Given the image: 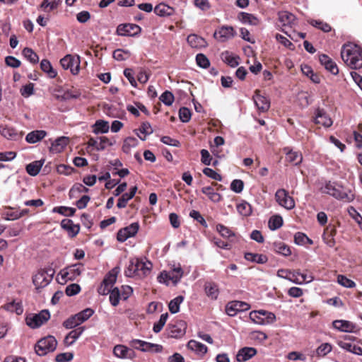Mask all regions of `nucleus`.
Wrapping results in <instances>:
<instances>
[{
  "label": "nucleus",
  "mask_w": 362,
  "mask_h": 362,
  "mask_svg": "<svg viewBox=\"0 0 362 362\" xmlns=\"http://www.w3.org/2000/svg\"><path fill=\"white\" fill-rule=\"evenodd\" d=\"M341 57L344 63L353 69L362 67V49L356 44L347 43L343 45Z\"/></svg>",
  "instance_id": "nucleus-1"
},
{
  "label": "nucleus",
  "mask_w": 362,
  "mask_h": 362,
  "mask_svg": "<svg viewBox=\"0 0 362 362\" xmlns=\"http://www.w3.org/2000/svg\"><path fill=\"white\" fill-rule=\"evenodd\" d=\"M152 267L149 261L144 262L138 258H133L129 260L124 270V275L131 278L144 279L151 274Z\"/></svg>",
  "instance_id": "nucleus-2"
},
{
  "label": "nucleus",
  "mask_w": 362,
  "mask_h": 362,
  "mask_svg": "<svg viewBox=\"0 0 362 362\" xmlns=\"http://www.w3.org/2000/svg\"><path fill=\"white\" fill-rule=\"evenodd\" d=\"M322 192L346 202H350L354 199V194L350 189L344 188L337 182L330 181L327 182L322 188Z\"/></svg>",
  "instance_id": "nucleus-3"
},
{
  "label": "nucleus",
  "mask_w": 362,
  "mask_h": 362,
  "mask_svg": "<svg viewBox=\"0 0 362 362\" xmlns=\"http://www.w3.org/2000/svg\"><path fill=\"white\" fill-rule=\"evenodd\" d=\"M54 273V270L51 267L39 270L33 276V283L35 288L40 290L49 285L53 279Z\"/></svg>",
  "instance_id": "nucleus-4"
},
{
  "label": "nucleus",
  "mask_w": 362,
  "mask_h": 362,
  "mask_svg": "<svg viewBox=\"0 0 362 362\" xmlns=\"http://www.w3.org/2000/svg\"><path fill=\"white\" fill-rule=\"evenodd\" d=\"M82 267L81 264H75L62 269L57 277L58 282L63 284L67 281L75 280L81 274Z\"/></svg>",
  "instance_id": "nucleus-5"
},
{
  "label": "nucleus",
  "mask_w": 362,
  "mask_h": 362,
  "mask_svg": "<svg viewBox=\"0 0 362 362\" xmlns=\"http://www.w3.org/2000/svg\"><path fill=\"white\" fill-rule=\"evenodd\" d=\"M57 346V341L53 336H47L40 339L35 346V351L38 356H43L53 352Z\"/></svg>",
  "instance_id": "nucleus-6"
},
{
  "label": "nucleus",
  "mask_w": 362,
  "mask_h": 362,
  "mask_svg": "<svg viewBox=\"0 0 362 362\" xmlns=\"http://www.w3.org/2000/svg\"><path fill=\"white\" fill-rule=\"evenodd\" d=\"M249 317L252 322L260 325L272 324L276 320V316L273 313L264 310L252 311L250 313Z\"/></svg>",
  "instance_id": "nucleus-7"
},
{
  "label": "nucleus",
  "mask_w": 362,
  "mask_h": 362,
  "mask_svg": "<svg viewBox=\"0 0 362 362\" xmlns=\"http://www.w3.org/2000/svg\"><path fill=\"white\" fill-rule=\"evenodd\" d=\"M49 317V312L47 310H43L38 314L28 316L25 321L28 326L35 329L40 327L42 324L46 322Z\"/></svg>",
  "instance_id": "nucleus-8"
},
{
  "label": "nucleus",
  "mask_w": 362,
  "mask_h": 362,
  "mask_svg": "<svg viewBox=\"0 0 362 362\" xmlns=\"http://www.w3.org/2000/svg\"><path fill=\"white\" fill-rule=\"evenodd\" d=\"M276 202L282 207L291 210L295 207V202L288 192L284 189H279L275 193Z\"/></svg>",
  "instance_id": "nucleus-9"
},
{
  "label": "nucleus",
  "mask_w": 362,
  "mask_h": 362,
  "mask_svg": "<svg viewBox=\"0 0 362 362\" xmlns=\"http://www.w3.org/2000/svg\"><path fill=\"white\" fill-rule=\"evenodd\" d=\"M60 64L63 69H69L74 75L77 74L79 71L80 61L78 57L67 54L60 60Z\"/></svg>",
  "instance_id": "nucleus-10"
},
{
  "label": "nucleus",
  "mask_w": 362,
  "mask_h": 362,
  "mask_svg": "<svg viewBox=\"0 0 362 362\" xmlns=\"http://www.w3.org/2000/svg\"><path fill=\"white\" fill-rule=\"evenodd\" d=\"M139 229V223H132L129 226L119 230L117 235V239L119 242L123 243L128 238L134 237L138 233Z\"/></svg>",
  "instance_id": "nucleus-11"
},
{
  "label": "nucleus",
  "mask_w": 362,
  "mask_h": 362,
  "mask_svg": "<svg viewBox=\"0 0 362 362\" xmlns=\"http://www.w3.org/2000/svg\"><path fill=\"white\" fill-rule=\"evenodd\" d=\"M250 305L243 301L234 300L229 302L226 306V313L231 317L237 315L239 312L248 310Z\"/></svg>",
  "instance_id": "nucleus-12"
},
{
  "label": "nucleus",
  "mask_w": 362,
  "mask_h": 362,
  "mask_svg": "<svg viewBox=\"0 0 362 362\" xmlns=\"http://www.w3.org/2000/svg\"><path fill=\"white\" fill-rule=\"evenodd\" d=\"M337 345L344 350L353 353L358 356L362 355L361 347L353 344L349 336H345L344 339L337 340Z\"/></svg>",
  "instance_id": "nucleus-13"
},
{
  "label": "nucleus",
  "mask_w": 362,
  "mask_h": 362,
  "mask_svg": "<svg viewBox=\"0 0 362 362\" xmlns=\"http://www.w3.org/2000/svg\"><path fill=\"white\" fill-rule=\"evenodd\" d=\"M232 26L223 25L215 31L214 36L219 42H224L235 35Z\"/></svg>",
  "instance_id": "nucleus-14"
},
{
  "label": "nucleus",
  "mask_w": 362,
  "mask_h": 362,
  "mask_svg": "<svg viewBox=\"0 0 362 362\" xmlns=\"http://www.w3.org/2000/svg\"><path fill=\"white\" fill-rule=\"evenodd\" d=\"M141 30V28L136 24H122L117 27V33L121 36H134Z\"/></svg>",
  "instance_id": "nucleus-15"
},
{
  "label": "nucleus",
  "mask_w": 362,
  "mask_h": 362,
  "mask_svg": "<svg viewBox=\"0 0 362 362\" xmlns=\"http://www.w3.org/2000/svg\"><path fill=\"white\" fill-rule=\"evenodd\" d=\"M187 328L186 323L184 321H178L174 325H169L168 335L172 338H179L185 334Z\"/></svg>",
  "instance_id": "nucleus-16"
},
{
  "label": "nucleus",
  "mask_w": 362,
  "mask_h": 362,
  "mask_svg": "<svg viewBox=\"0 0 362 362\" xmlns=\"http://www.w3.org/2000/svg\"><path fill=\"white\" fill-rule=\"evenodd\" d=\"M259 93L260 91L258 90L255 91L253 96L254 103L259 112H265L270 107V101L267 98L260 95Z\"/></svg>",
  "instance_id": "nucleus-17"
},
{
  "label": "nucleus",
  "mask_w": 362,
  "mask_h": 362,
  "mask_svg": "<svg viewBox=\"0 0 362 362\" xmlns=\"http://www.w3.org/2000/svg\"><path fill=\"white\" fill-rule=\"evenodd\" d=\"M52 95L57 100L63 101L77 98L80 93L77 90H68L64 92L60 88H56L54 90Z\"/></svg>",
  "instance_id": "nucleus-18"
},
{
  "label": "nucleus",
  "mask_w": 362,
  "mask_h": 362,
  "mask_svg": "<svg viewBox=\"0 0 362 362\" xmlns=\"http://www.w3.org/2000/svg\"><path fill=\"white\" fill-rule=\"evenodd\" d=\"M315 115L314 122L315 124H321L325 127H329L332 126L333 122L323 109H317Z\"/></svg>",
  "instance_id": "nucleus-19"
},
{
  "label": "nucleus",
  "mask_w": 362,
  "mask_h": 362,
  "mask_svg": "<svg viewBox=\"0 0 362 362\" xmlns=\"http://www.w3.org/2000/svg\"><path fill=\"white\" fill-rule=\"evenodd\" d=\"M169 278L174 284H177L180 281L181 278L183 276V271L182 269L179 266L177 267L173 268L170 272H162L158 276V281L161 283V278L163 276Z\"/></svg>",
  "instance_id": "nucleus-20"
},
{
  "label": "nucleus",
  "mask_w": 362,
  "mask_h": 362,
  "mask_svg": "<svg viewBox=\"0 0 362 362\" xmlns=\"http://www.w3.org/2000/svg\"><path fill=\"white\" fill-rule=\"evenodd\" d=\"M114 354L120 358H133L135 353L132 349L124 345H117L113 349Z\"/></svg>",
  "instance_id": "nucleus-21"
},
{
  "label": "nucleus",
  "mask_w": 362,
  "mask_h": 362,
  "mask_svg": "<svg viewBox=\"0 0 362 362\" xmlns=\"http://www.w3.org/2000/svg\"><path fill=\"white\" fill-rule=\"evenodd\" d=\"M319 60L322 65L328 70L330 73L334 75H337L339 73L338 67L334 62H333L327 55L320 54L319 56Z\"/></svg>",
  "instance_id": "nucleus-22"
},
{
  "label": "nucleus",
  "mask_w": 362,
  "mask_h": 362,
  "mask_svg": "<svg viewBox=\"0 0 362 362\" xmlns=\"http://www.w3.org/2000/svg\"><path fill=\"white\" fill-rule=\"evenodd\" d=\"M69 138L66 136H61L56 139L49 148L52 153H58L62 152L64 148L68 145Z\"/></svg>",
  "instance_id": "nucleus-23"
},
{
  "label": "nucleus",
  "mask_w": 362,
  "mask_h": 362,
  "mask_svg": "<svg viewBox=\"0 0 362 362\" xmlns=\"http://www.w3.org/2000/svg\"><path fill=\"white\" fill-rule=\"evenodd\" d=\"M256 354V349L253 347H244L238 351L236 355V359L238 362H245L252 358Z\"/></svg>",
  "instance_id": "nucleus-24"
},
{
  "label": "nucleus",
  "mask_w": 362,
  "mask_h": 362,
  "mask_svg": "<svg viewBox=\"0 0 362 362\" xmlns=\"http://www.w3.org/2000/svg\"><path fill=\"white\" fill-rule=\"evenodd\" d=\"M284 152L286 153V160L295 165L300 164L303 160V156L300 152L293 151L288 147H285Z\"/></svg>",
  "instance_id": "nucleus-25"
},
{
  "label": "nucleus",
  "mask_w": 362,
  "mask_h": 362,
  "mask_svg": "<svg viewBox=\"0 0 362 362\" xmlns=\"http://www.w3.org/2000/svg\"><path fill=\"white\" fill-rule=\"evenodd\" d=\"M333 327L339 331L344 332H354L356 328V325L348 320H334L333 322Z\"/></svg>",
  "instance_id": "nucleus-26"
},
{
  "label": "nucleus",
  "mask_w": 362,
  "mask_h": 362,
  "mask_svg": "<svg viewBox=\"0 0 362 362\" xmlns=\"http://www.w3.org/2000/svg\"><path fill=\"white\" fill-rule=\"evenodd\" d=\"M85 327H78L71 330L65 337L64 342L66 346L72 345L75 341L82 334Z\"/></svg>",
  "instance_id": "nucleus-27"
},
{
  "label": "nucleus",
  "mask_w": 362,
  "mask_h": 362,
  "mask_svg": "<svg viewBox=\"0 0 362 362\" xmlns=\"http://www.w3.org/2000/svg\"><path fill=\"white\" fill-rule=\"evenodd\" d=\"M204 291L206 295L211 300H216L219 295L218 285L211 281L206 282L204 284Z\"/></svg>",
  "instance_id": "nucleus-28"
},
{
  "label": "nucleus",
  "mask_w": 362,
  "mask_h": 362,
  "mask_svg": "<svg viewBox=\"0 0 362 362\" xmlns=\"http://www.w3.org/2000/svg\"><path fill=\"white\" fill-rule=\"evenodd\" d=\"M221 59L231 67H236L239 65L240 57L228 51L221 54Z\"/></svg>",
  "instance_id": "nucleus-29"
},
{
  "label": "nucleus",
  "mask_w": 362,
  "mask_h": 362,
  "mask_svg": "<svg viewBox=\"0 0 362 362\" xmlns=\"http://www.w3.org/2000/svg\"><path fill=\"white\" fill-rule=\"evenodd\" d=\"M154 12L159 16L166 17L173 15L175 10L173 7H170L164 3H160L155 7Z\"/></svg>",
  "instance_id": "nucleus-30"
},
{
  "label": "nucleus",
  "mask_w": 362,
  "mask_h": 362,
  "mask_svg": "<svg viewBox=\"0 0 362 362\" xmlns=\"http://www.w3.org/2000/svg\"><path fill=\"white\" fill-rule=\"evenodd\" d=\"M279 21L282 26H291L294 24L296 17L288 11H281L279 13Z\"/></svg>",
  "instance_id": "nucleus-31"
},
{
  "label": "nucleus",
  "mask_w": 362,
  "mask_h": 362,
  "mask_svg": "<svg viewBox=\"0 0 362 362\" xmlns=\"http://www.w3.org/2000/svg\"><path fill=\"white\" fill-rule=\"evenodd\" d=\"M47 135V132L44 130H35L28 133L25 136V141L29 144H35Z\"/></svg>",
  "instance_id": "nucleus-32"
},
{
  "label": "nucleus",
  "mask_w": 362,
  "mask_h": 362,
  "mask_svg": "<svg viewBox=\"0 0 362 362\" xmlns=\"http://www.w3.org/2000/svg\"><path fill=\"white\" fill-rule=\"evenodd\" d=\"M187 41L188 44L194 48H202L206 46V40L195 34L188 35Z\"/></svg>",
  "instance_id": "nucleus-33"
},
{
  "label": "nucleus",
  "mask_w": 362,
  "mask_h": 362,
  "mask_svg": "<svg viewBox=\"0 0 362 362\" xmlns=\"http://www.w3.org/2000/svg\"><path fill=\"white\" fill-rule=\"evenodd\" d=\"M187 346L189 349L199 355H204L208 350L206 345L193 339L188 341Z\"/></svg>",
  "instance_id": "nucleus-34"
},
{
  "label": "nucleus",
  "mask_w": 362,
  "mask_h": 362,
  "mask_svg": "<svg viewBox=\"0 0 362 362\" xmlns=\"http://www.w3.org/2000/svg\"><path fill=\"white\" fill-rule=\"evenodd\" d=\"M0 134L7 139L17 140L21 135L12 127L0 125Z\"/></svg>",
  "instance_id": "nucleus-35"
},
{
  "label": "nucleus",
  "mask_w": 362,
  "mask_h": 362,
  "mask_svg": "<svg viewBox=\"0 0 362 362\" xmlns=\"http://www.w3.org/2000/svg\"><path fill=\"white\" fill-rule=\"evenodd\" d=\"M136 191H137V187L136 186H134L130 189V192L129 193L123 194L119 198L117 204V206L119 209H122V208L126 207L128 201L132 199L134 197Z\"/></svg>",
  "instance_id": "nucleus-36"
},
{
  "label": "nucleus",
  "mask_w": 362,
  "mask_h": 362,
  "mask_svg": "<svg viewBox=\"0 0 362 362\" xmlns=\"http://www.w3.org/2000/svg\"><path fill=\"white\" fill-rule=\"evenodd\" d=\"M61 226L63 229L66 230L71 237L75 236L79 231L78 226L74 225L73 221L70 219H63L61 222Z\"/></svg>",
  "instance_id": "nucleus-37"
},
{
  "label": "nucleus",
  "mask_w": 362,
  "mask_h": 362,
  "mask_svg": "<svg viewBox=\"0 0 362 362\" xmlns=\"http://www.w3.org/2000/svg\"><path fill=\"white\" fill-rule=\"evenodd\" d=\"M110 145H111V143L106 136L92 138V149L103 150Z\"/></svg>",
  "instance_id": "nucleus-38"
},
{
  "label": "nucleus",
  "mask_w": 362,
  "mask_h": 362,
  "mask_svg": "<svg viewBox=\"0 0 362 362\" xmlns=\"http://www.w3.org/2000/svg\"><path fill=\"white\" fill-rule=\"evenodd\" d=\"M92 132L96 134H105L109 132L110 125L108 122L103 119H98L93 125H92Z\"/></svg>",
  "instance_id": "nucleus-39"
},
{
  "label": "nucleus",
  "mask_w": 362,
  "mask_h": 362,
  "mask_svg": "<svg viewBox=\"0 0 362 362\" xmlns=\"http://www.w3.org/2000/svg\"><path fill=\"white\" fill-rule=\"evenodd\" d=\"M238 18L240 21L245 24L257 25L259 23V20L257 17L252 14L245 12H240L238 14Z\"/></svg>",
  "instance_id": "nucleus-40"
},
{
  "label": "nucleus",
  "mask_w": 362,
  "mask_h": 362,
  "mask_svg": "<svg viewBox=\"0 0 362 362\" xmlns=\"http://www.w3.org/2000/svg\"><path fill=\"white\" fill-rule=\"evenodd\" d=\"M60 4L61 0H43L40 5V8L45 12H50L57 9Z\"/></svg>",
  "instance_id": "nucleus-41"
},
{
  "label": "nucleus",
  "mask_w": 362,
  "mask_h": 362,
  "mask_svg": "<svg viewBox=\"0 0 362 362\" xmlns=\"http://www.w3.org/2000/svg\"><path fill=\"white\" fill-rule=\"evenodd\" d=\"M2 308L11 313H16L17 315H21L23 312L21 303L15 300L5 304L2 306Z\"/></svg>",
  "instance_id": "nucleus-42"
},
{
  "label": "nucleus",
  "mask_w": 362,
  "mask_h": 362,
  "mask_svg": "<svg viewBox=\"0 0 362 362\" xmlns=\"http://www.w3.org/2000/svg\"><path fill=\"white\" fill-rule=\"evenodd\" d=\"M245 258L247 261L258 264H264L268 261V258L266 255L252 252L245 253Z\"/></svg>",
  "instance_id": "nucleus-43"
},
{
  "label": "nucleus",
  "mask_w": 362,
  "mask_h": 362,
  "mask_svg": "<svg viewBox=\"0 0 362 362\" xmlns=\"http://www.w3.org/2000/svg\"><path fill=\"white\" fill-rule=\"evenodd\" d=\"M274 249L276 253L285 257H288L291 255V250L289 246L283 242H275L274 243Z\"/></svg>",
  "instance_id": "nucleus-44"
},
{
  "label": "nucleus",
  "mask_w": 362,
  "mask_h": 362,
  "mask_svg": "<svg viewBox=\"0 0 362 362\" xmlns=\"http://www.w3.org/2000/svg\"><path fill=\"white\" fill-rule=\"evenodd\" d=\"M88 189L80 183L75 184L69 191V197L71 199L78 198L81 194L86 193Z\"/></svg>",
  "instance_id": "nucleus-45"
},
{
  "label": "nucleus",
  "mask_w": 362,
  "mask_h": 362,
  "mask_svg": "<svg viewBox=\"0 0 362 362\" xmlns=\"http://www.w3.org/2000/svg\"><path fill=\"white\" fill-rule=\"evenodd\" d=\"M202 192L206 194L210 200L214 202H219L221 200V195L216 192L212 187H204L202 189Z\"/></svg>",
  "instance_id": "nucleus-46"
},
{
  "label": "nucleus",
  "mask_w": 362,
  "mask_h": 362,
  "mask_svg": "<svg viewBox=\"0 0 362 362\" xmlns=\"http://www.w3.org/2000/svg\"><path fill=\"white\" fill-rule=\"evenodd\" d=\"M40 68L51 78H55L57 75V72L53 69L51 63L47 59H42L41 61Z\"/></svg>",
  "instance_id": "nucleus-47"
},
{
  "label": "nucleus",
  "mask_w": 362,
  "mask_h": 362,
  "mask_svg": "<svg viewBox=\"0 0 362 362\" xmlns=\"http://www.w3.org/2000/svg\"><path fill=\"white\" fill-rule=\"evenodd\" d=\"M43 163H44V160H36L31 163H29L26 166L27 173L31 176L37 175L39 173Z\"/></svg>",
  "instance_id": "nucleus-48"
},
{
  "label": "nucleus",
  "mask_w": 362,
  "mask_h": 362,
  "mask_svg": "<svg viewBox=\"0 0 362 362\" xmlns=\"http://www.w3.org/2000/svg\"><path fill=\"white\" fill-rule=\"evenodd\" d=\"M119 272L120 268L119 267H115L105 276L103 282L113 287L114 284L116 282L117 274Z\"/></svg>",
  "instance_id": "nucleus-49"
},
{
  "label": "nucleus",
  "mask_w": 362,
  "mask_h": 362,
  "mask_svg": "<svg viewBox=\"0 0 362 362\" xmlns=\"http://www.w3.org/2000/svg\"><path fill=\"white\" fill-rule=\"evenodd\" d=\"M283 225V218L280 215H274L270 217L268 226L270 230H275L281 228Z\"/></svg>",
  "instance_id": "nucleus-50"
},
{
  "label": "nucleus",
  "mask_w": 362,
  "mask_h": 362,
  "mask_svg": "<svg viewBox=\"0 0 362 362\" xmlns=\"http://www.w3.org/2000/svg\"><path fill=\"white\" fill-rule=\"evenodd\" d=\"M183 300L184 298L182 296H178L171 300L168 305L170 312L173 314L178 313L180 310V305L182 303Z\"/></svg>",
  "instance_id": "nucleus-51"
},
{
  "label": "nucleus",
  "mask_w": 362,
  "mask_h": 362,
  "mask_svg": "<svg viewBox=\"0 0 362 362\" xmlns=\"http://www.w3.org/2000/svg\"><path fill=\"white\" fill-rule=\"evenodd\" d=\"M162 350L163 346L161 345L147 341H144L142 347V351L144 352L160 353Z\"/></svg>",
  "instance_id": "nucleus-52"
},
{
  "label": "nucleus",
  "mask_w": 362,
  "mask_h": 362,
  "mask_svg": "<svg viewBox=\"0 0 362 362\" xmlns=\"http://www.w3.org/2000/svg\"><path fill=\"white\" fill-rule=\"evenodd\" d=\"M109 294V300L111 305L117 306L119 304V300L122 298L120 291L118 288L115 287L111 289Z\"/></svg>",
  "instance_id": "nucleus-53"
},
{
  "label": "nucleus",
  "mask_w": 362,
  "mask_h": 362,
  "mask_svg": "<svg viewBox=\"0 0 362 362\" xmlns=\"http://www.w3.org/2000/svg\"><path fill=\"white\" fill-rule=\"evenodd\" d=\"M335 233L336 231L334 228H329V227L327 228L325 231L323 238L329 247H333L335 245V241L333 238L335 235Z\"/></svg>",
  "instance_id": "nucleus-54"
},
{
  "label": "nucleus",
  "mask_w": 362,
  "mask_h": 362,
  "mask_svg": "<svg viewBox=\"0 0 362 362\" xmlns=\"http://www.w3.org/2000/svg\"><path fill=\"white\" fill-rule=\"evenodd\" d=\"M23 55L32 64H36L39 61L37 54L30 48L25 47L23 50Z\"/></svg>",
  "instance_id": "nucleus-55"
},
{
  "label": "nucleus",
  "mask_w": 362,
  "mask_h": 362,
  "mask_svg": "<svg viewBox=\"0 0 362 362\" xmlns=\"http://www.w3.org/2000/svg\"><path fill=\"white\" fill-rule=\"evenodd\" d=\"M236 208L238 212L244 216H248L252 213V207L250 204L246 202H243L237 204Z\"/></svg>",
  "instance_id": "nucleus-56"
},
{
  "label": "nucleus",
  "mask_w": 362,
  "mask_h": 362,
  "mask_svg": "<svg viewBox=\"0 0 362 362\" xmlns=\"http://www.w3.org/2000/svg\"><path fill=\"white\" fill-rule=\"evenodd\" d=\"M216 230L219 234L225 238H229L235 236V233L228 227L223 224L218 223L216 225Z\"/></svg>",
  "instance_id": "nucleus-57"
},
{
  "label": "nucleus",
  "mask_w": 362,
  "mask_h": 362,
  "mask_svg": "<svg viewBox=\"0 0 362 362\" xmlns=\"http://www.w3.org/2000/svg\"><path fill=\"white\" fill-rule=\"evenodd\" d=\"M139 130L143 136L139 134L138 136L143 141L146 140L147 135L153 133V129L148 122L142 123Z\"/></svg>",
  "instance_id": "nucleus-58"
},
{
  "label": "nucleus",
  "mask_w": 362,
  "mask_h": 362,
  "mask_svg": "<svg viewBox=\"0 0 362 362\" xmlns=\"http://www.w3.org/2000/svg\"><path fill=\"white\" fill-rule=\"evenodd\" d=\"M52 211L66 216H71L74 214L76 209L67 206H57L54 207Z\"/></svg>",
  "instance_id": "nucleus-59"
},
{
  "label": "nucleus",
  "mask_w": 362,
  "mask_h": 362,
  "mask_svg": "<svg viewBox=\"0 0 362 362\" xmlns=\"http://www.w3.org/2000/svg\"><path fill=\"white\" fill-rule=\"evenodd\" d=\"M130 57V52L123 49H117L113 52V57L117 61H124Z\"/></svg>",
  "instance_id": "nucleus-60"
},
{
  "label": "nucleus",
  "mask_w": 362,
  "mask_h": 362,
  "mask_svg": "<svg viewBox=\"0 0 362 362\" xmlns=\"http://www.w3.org/2000/svg\"><path fill=\"white\" fill-rule=\"evenodd\" d=\"M310 244L313 243V241L304 233L298 232L294 235V243L298 245H303L306 243Z\"/></svg>",
  "instance_id": "nucleus-61"
},
{
  "label": "nucleus",
  "mask_w": 362,
  "mask_h": 362,
  "mask_svg": "<svg viewBox=\"0 0 362 362\" xmlns=\"http://www.w3.org/2000/svg\"><path fill=\"white\" fill-rule=\"evenodd\" d=\"M138 144L137 139L134 137H127L123 143L122 150L125 153H128L133 147L136 146Z\"/></svg>",
  "instance_id": "nucleus-62"
},
{
  "label": "nucleus",
  "mask_w": 362,
  "mask_h": 362,
  "mask_svg": "<svg viewBox=\"0 0 362 362\" xmlns=\"http://www.w3.org/2000/svg\"><path fill=\"white\" fill-rule=\"evenodd\" d=\"M332 345L329 343H323L316 349V354L320 357H323L331 352Z\"/></svg>",
  "instance_id": "nucleus-63"
},
{
  "label": "nucleus",
  "mask_w": 362,
  "mask_h": 362,
  "mask_svg": "<svg viewBox=\"0 0 362 362\" xmlns=\"http://www.w3.org/2000/svg\"><path fill=\"white\" fill-rule=\"evenodd\" d=\"M174 95L173 94L168 90H165L163 92L160 96V100L165 105L170 106L174 102Z\"/></svg>",
  "instance_id": "nucleus-64"
}]
</instances>
